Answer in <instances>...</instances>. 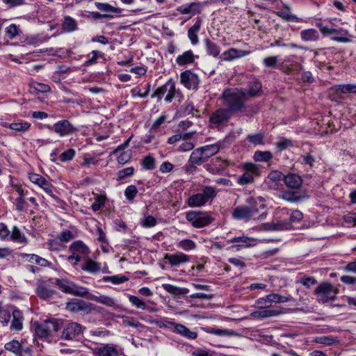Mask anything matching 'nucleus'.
<instances>
[{"label":"nucleus","instance_id":"obj_1","mask_svg":"<svg viewBox=\"0 0 356 356\" xmlns=\"http://www.w3.org/2000/svg\"><path fill=\"white\" fill-rule=\"evenodd\" d=\"M221 99L226 108L233 115L246 110L245 92L236 88L227 89L221 95Z\"/></svg>","mask_w":356,"mask_h":356},{"label":"nucleus","instance_id":"obj_2","mask_svg":"<svg viewBox=\"0 0 356 356\" xmlns=\"http://www.w3.org/2000/svg\"><path fill=\"white\" fill-rule=\"evenodd\" d=\"M218 191L215 187L211 186H203L198 193L190 196L186 203L190 207H200L210 203L216 197Z\"/></svg>","mask_w":356,"mask_h":356},{"label":"nucleus","instance_id":"obj_3","mask_svg":"<svg viewBox=\"0 0 356 356\" xmlns=\"http://www.w3.org/2000/svg\"><path fill=\"white\" fill-rule=\"evenodd\" d=\"M220 150L218 144H213L199 147L192 152L189 161L191 163L201 165Z\"/></svg>","mask_w":356,"mask_h":356},{"label":"nucleus","instance_id":"obj_4","mask_svg":"<svg viewBox=\"0 0 356 356\" xmlns=\"http://www.w3.org/2000/svg\"><path fill=\"white\" fill-rule=\"evenodd\" d=\"M338 293V289L329 282L321 283L314 291L317 301L322 304L334 300Z\"/></svg>","mask_w":356,"mask_h":356},{"label":"nucleus","instance_id":"obj_5","mask_svg":"<svg viewBox=\"0 0 356 356\" xmlns=\"http://www.w3.org/2000/svg\"><path fill=\"white\" fill-rule=\"evenodd\" d=\"M55 284L63 293L72 294L79 297H86L88 294V289L86 287L79 286L67 279H56Z\"/></svg>","mask_w":356,"mask_h":356},{"label":"nucleus","instance_id":"obj_6","mask_svg":"<svg viewBox=\"0 0 356 356\" xmlns=\"http://www.w3.org/2000/svg\"><path fill=\"white\" fill-rule=\"evenodd\" d=\"M69 250L72 254L68 257L67 261L73 266H76L80 261L87 259L90 254L88 247L81 241L72 243Z\"/></svg>","mask_w":356,"mask_h":356},{"label":"nucleus","instance_id":"obj_7","mask_svg":"<svg viewBox=\"0 0 356 356\" xmlns=\"http://www.w3.org/2000/svg\"><path fill=\"white\" fill-rule=\"evenodd\" d=\"M63 331L61 332L60 339L67 341H78L79 340L83 332L84 327L78 323L66 321L63 323Z\"/></svg>","mask_w":356,"mask_h":356},{"label":"nucleus","instance_id":"obj_8","mask_svg":"<svg viewBox=\"0 0 356 356\" xmlns=\"http://www.w3.org/2000/svg\"><path fill=\"white\" fill-rule=\"evenodd\" d=\"M243 173L236 180V183L242 186L253 184L254 177L260 175L259 167L253 163H245L242 165Z\"/></svg>","mask_w":356,"mask_h":356},{"label":"nucleus","instance_id":"obj_9","mask_svg":"<svg viewBox=\"0 0 356 356\" xmlns=\"http://www.w3.org/2000/svg\"><path fill=\"white\" fill-rule=\"evenodd\" d=\"M186 219L195 228H202L210 225L213 218L209 212H200L191 211L186 214Z\"/></svg>","mask_w":356,"mask_h":356},{"label":"nucleus","instance_id":"obj_10","mask_svg":"<svg viewBox=\"0 0 356 356\" xmlns=\"http://www.w3.org/2000/svg\"><path fill=\"white\" fill-rule=\"evenodd\" d=\"M60 322L56 319L47 320L41 323H38L35 328L37 336L46 339L51 336L53 333L58 331Z\"/></svg>","mask_w":356,"mask_h":356},{"label":"nucleus","instance_id":"obj_11","mask_svg":"<svg viewBox=\"0 0 356 356\" xmlns=\"http://www.w3.org/2000/svg\"><path fill=\"white\" fill-rule=\"evenodd\" d=\"M254 200L252 198L248 200L250 206L242 205L236 207L232 212V217L236 220H249L255 218L259 211V209L252 204Z\"/></svg>","mask_w":356,"mask_h":356},{"label":"nucleus","instance_id":"obj_12","mask_svg":"<svg viewBox=\"0 0 356 356\" xmlns=\"http://www.w3.org/2000/svg\"><path fill=\"white\" fill-rule=\"evenodd\" d=\"M179 93V90L176 89L175 82L170 79L164 85L158 88L152 95V97H157L159 99H161L164 95H166L165 101L167 103H170L175 97L176 94Z\"/></svg>","mask_w":356,"mask_h":356},{"label":"nucleus","instance_id":"obj_13","mask_svg":"<svg viewBox=\"0 0 356 356\" xmlns=\"http://www.w3.org/2000/svg\"><path fill=\"white\" fill-rule=\"evenodd\" d=\"M6 350L13 353L15 356H31L33 348L31 346H24L17 340L13 339L5 343Z\"/></svg>","mask_w":356,"mask_h":356},{"label":"nucleus","instance_id":"obj_14","mask_svg":"<svg viewBox=\"0 0 356 356\" xmlns=\"http://www.w3.org/2000/svg\"><path fill=\"white\" fill-rule=\"evenodd\" d=\"M51 280H38L36 283L35 293L37 296L43 300L52 298L57 294L56 291L50 287Z\"/></svg>","mask_w":356,"mask_h":356},{"label":"nucleus","instance_id":"obj_15","mask_svg":"<svg viewBox=\"0 0 356 356\" xmlns=\"http://www.w3.org/2000/svg\"><path fill=\"white\" fill-rule=\"evenodd\" d=\"M88 299L95 301L96 302L102 304L108 307H111L114 310H120L122 309L121 305L114 298H112L107 295H94L89 294L86 296Z\"/></svg>","mask_w":356,"mask_h":356},{"label":"nucleus","instance_id":"obj_16","mask_svg":"<svg viewBox=\"0 0 356 356\" xmlns=\"http://www.w3.org/2000/svg\"><path fill=\"white\" fill-rule=\"evenodd\" d=\"M232 114L226 108H220L213 112L209 118L211 124L218 127L228 122Z\"/></svg>","mask_w":356,"mask_h":356},{"label":"nucleus","instance_id":"obj_17","mask_svg":"<svg viewBox=\"0 0 356 356\" xmlns=\"http://www.w3.org/2000/svg\"><path fill=\"white\" fill-rule=\"evenodd\" d=\"M52 130L59 136L63 137L77 131L78 129L69 120H62L54 124Z\"/></svg>","mask_w":356,"mask_h":356},{"label":"nucleus","instance_id":"obj_18","mask_svg":"<svg viewBox=\"0 0 356 356\" xmlns=\"http://www.w3.org/2000/svg\"><path fill=\"white\" fill-rule=\"evenodd\" d=\"M30 181L41 188L45 193L54 197L53 194V185L47 181L44 177L36 173H30L29 175Z\"/></svg>","mask_w":356,"mask_h":356},{"label":"nucleus","instance_id":"obj_19","mask_svg":"<svg viewBox=\"0 0 356 356\" xmlns=\"http://www.w3.org/2000/svg\"><path fill=\"white\" fill-rule=\"evenodd\" d=\"M180 82L186 88L195 90L197 88L200 80L196 74L191 70H186L180 74Z\"/></svg>","mask_w":356,"mask_h":356},{"label":"nucleus","instance_id":"obj_20","mask_svg":"<svg viewBox=\"0 0 356 356\" xmlns=\"http://www.w3.org/2000/svg\"><path fill=\"white\" fill-rule=\"evenodd\" d=\"M229 243H235L231 248L240 250L243 248H248L255 246L257 244V239L246 236L234 237L229 240Z\"/></svg>","mask_w":356,"mask_h":356},{"label":"nucleus","instance_id":"obj_21","mask_svg":"<svg viewBox=\"0 0 356 356\" xmlns=\"http://www.w3.org/2000/svg\"><path fill=\"white\" fill-rule=\"evenodd\" d=\"M66 309L72 312L89 314L92 311V305L91 303L86 302L81 300H73L67 303Z\"/></svg>","mask_w":356,"mask_h":356},{"label":"nucleus","instance_id":"obj_22","mask_svg":"<svg viewBox=\"0 0 356 356\" xmlns=\"http://www.w3.org/2000/svg\"><path fill=\"white\" fill-rule=\"evenodd\" d=\"M165 263L171 266H179L189 261V257L181 252H177L175 254H165L164 255Z\"/></svg>","mask_w":356,"mask_h":356},{"label":"nucleus","instance_id":"obj_23","mask_svg":"<svg viewBox=\"0 0 356 356\" xmlns=\"http://www.w3.org/2000/svg\"><path fill=\"white\" fill-rule=\"evenodd\" d=\"M249 54V51L231 48L222 53L221 55V58L224 60L232 61L234 59L240 58Z\"/></svg>","mask_w":356,"mask_h":356},{"label":"nucleus","instance_id":"obj_24","mask_svg":"<svg viewBox=\"0 0 356 356\" xmlns=\"http://www.w3.org/2000/svg\"><path fill=\"white\" fill-rule=\"evenodd\" d=\"M282 314L279 308L260 309L251 313L250 316L255 318H266L273 316H277Z\"/></svg>","mask_w":356,"mask_h":356},{"label":"nucleus","instance_id":"obj_25","mask_svg":"<svg viewBox=\"0 0 356 356\" xmlns=\"http://www.w3.org/2000/svg\"><path fill=\"white\" fill-rule=\"evenodd\" d=\"M197 58L198 56L195 55L192 50H188L176 58V63L180 66L188 65L193 63Z\"/></svg>","mask_w":356,"mask_h":356},{"label":"nucleus","instance_id":"obj_26","mask_svg":"<svg viewBox=\"0 0 356 356\" xmlns=\"http://www.w3.org/2000/svg\"><path fill=\"white\" fill-rule=\"evenodd\" d=\"M163 289L169 293L174 298H180L186 295L189 290L186 288H180L170 284H163Z\"/></svg>","mask_w":356,"mask_h":356},{"label":"nucleus","instance_id":"obj_27","mask_svg":"<svg viewBox=\"0 0 356 356\" xmlns=\"http://www.w3.org/2000/svg\"><path fill=\"white\" fill-rule=\"evenodd\" d=\"M98 356H120V351L112 344H102L96 348Z\"/></svg>","mask_w":356,"mask_h":356},{"label":"nucleus","instance_id":"obj_28","mask_svg":"<svg viewBox=\"0 0 356 356\" xmlns=\"http://www.w3.org/2000/svg\"><path fill=\"white\" fill-rule=\"evenodd\" d=\"M174 333L178 334L188 339H195L197 337V332L191 330L189 328L181 323H177L175 327Z\"/></svg>","mask_w":356,"mask_h":356},{"label":"nucleus","instance_id":"obj_29","mask_svg":"<svg viewBox=\"0 0 356 356\" xmlns=\"http://www.w3.org/2000/svg\"><path fill=\"white\" fill-rule=\"evenodd\" d=\"M339 98H342V95L348 93L356 94V84H343L336 85L332 88Z\"/></svg>","mask_w":356,"mask_h":356},{"label":"nucleus","instance_id":"obj_30","mask_svg":"<svg viewBox=\"0 0 356 356\" xmlns=\"http://www.w3.org/2000/svg\"><path fill=\"white\" fill-rule=\"evenodd\" d=\"M78 22L70 16H65L61 24V29L64 33H70L78 30Z\"/></svg>","mask_w":356,"mask_h":356},{"label":"nucleus","instance_id":"obj_31","mask_svg":"<svg viewBox=\"0 0 356 356\" xmlns=\"http://www.w3.org/2000/svg\"><path fill=\"white\" fill-rule=\"evenodd\" d=\"M177 10L182 15L189 14L191 16H193L200 12V5L196 2L184 4L179 6Z\"/></svg>","mask_w":356,"mask_h":356},{"label":"nucleus","instance_id":"obj_32","mask_svg":"<svg viewBox=\"0 0 356 356\" xmlns=\"http://www.w3.org/2000/svg\"><path fill=\"white\" fill-rule=\"evenodd\" d=\"M13 320L10 324V329L12 330L19 331L23 327L24 317L21 311L15 309L12 312Z\"/></svg>","mask_w":356,"mask_h":356},{"label":"nucleus","instance_id":"obj_33","mask_svg":"<svg viewBox=\"0 0 356 356\" xmlns=\"http://www.w3.org/2000/svg\"><path fill=\"white\" fill-rule=\"evenodd\" d=\"M284 181L286 186L291 188H299L302 184L301 177L293 173L284 176Z\"/></svg>","mask_w":356,"mask_h":356},{"label":"nucleus","instance_id":"obj_34","mask_svg":"<svg viewBox=\"0 0 356 356\" xmlns=\"http://www.w3.org/2000/svg\"><path fill=\"white\" fill-rule=\"evenodd\" d=\"M148 322L154 325L156 327L159 328H165L171 330L174 332L175 327L177 324V323H175L170 320H169L166 317L161 318V319H154V320H149Z\"/></svg>","mask_w":356,"mask_h":356},{"label":"nucleus","instance_id":"obj_35","mask_svg":"<svg viewBox=\"0 0 356 356\" xmlns=\"http://www.w3.org/2000/svg\"><path fill=\"white\" fill-rule=\"evenodd\" d=\"M261 83L258 81H253L249 83L248 89L243 90L245 92V98L253 97L259 95L261 91Z\"/></svg>","mask_w":356,"mask_h":356},{"label":"nucleus","instance_id":"obj_36","mask_svg":"<svg viewBox=\"0 0 356 356\" xmlns=\"http://www.w3.org/2000/svg\"><path fill=\"white\" fill-rule=\"evenodd\" d=\"M302 40L305 42H316L319 39V33L314 29H304L300 33Z\"/></svg>","mask_w":356,"mask_h":356},{"label":"nucleus","instance_id":"obj_37","mask_svg":"<svg viewBox=\"0 0 356 356\" xmlns=\"http://www.w3.org/2000/svg\"><path fill=\"white\" fill-rule=\"evenodd\" d=\"M282 197L290 202H298L308 198V195L306 193L300 195L298 192L284 191Z\"/></svg>","mask_w":356,"mask_h":356},{"label":"nucleus","instance_id":"obj_38","mask_svg":"<svg viewBox=\"0 0 356 356\" xmlns=\"http://www.w3.org/2000/svg\"><path fill=\"white\" fill-rule=\"evenodd\" d=\"M201 27V20L197 19L195 24L188 29V37L193 44H197L199 42L197 33Z\"/></svg>","mask_w":356,"mask_h":356},{"label":"nucleus","instance_id":"obj_39","mask_svg":"<svg viewBox=\"0 0 356 356\" xmlns=\"http://www.w3.org/2000/svg\"><path fill=\"white\" fill-rule=\"evenodd\" d=\"M11 312H13L12 306H4L3 303L0 302V322L3 326L8 325L11 316Z\"/></svg>","mask_w":356,"mask_h":356},{"label":"nucleus","instance_id":"obj_40","mask_svg":"<svg viewBox=\"0 0 356 356\" xmlns=\"http://www.w3.org/2000/svg\"><path fill=\"white\" fill-rule=\"evenodd\" d=\"M276 14L286 21H293L296 22H303L304 20L298 17L296 15H293L290 12V9L289 7H284L283 9L276 12Z\"/></svg>","mask_w":356,"mask_h":356},{"label":"nucleus","instance_id":"obj_41","mask_svg":"<svg viewBox=\"0 0 356 356\" xmlns=\"http://www.w3.org/2000/svg\"><path fill=\"white\" fill-rule=\"evenodd\" d=\"M84 260H85V262L81 267V269L83 270H85L90 273H95L100 270L101 267L98 263L92 261V259H89L88 257H87V259H85Z\"/></svg>","mask_w":356,"mask_h":356},{"label":"nucleus","instance_id":"obj_42","mask_svg":"<svg viewBox=\"0 0 356 356\" xmlns=\"http://www.w3.org/2000/svg\"><path fill=\"white\" fill-rule=\"evenodd\" d=\"M205 49L207 54L213 57H217L220 53V47L215 42L209 39L204 40Z\"/></svg>","mask_w":356,"mask_h":356},{"label":"nucleus","instance_id":"obj_43","mask_svg":"<svg viewBox=\"0 0 356 356\" xmlns=\"http://www.w3.org/2000/svg\"><path fill=\"white\" fill-rule=\"evenodd\" d=\"M3 126L5 127H8L14 131L25 132L30 128L31 124L27 122H19L10 124L5 123Z\"/></svg>","mask_w":356,"mask_h":356},{"label":"nucleus","instance_id":"obj_44","mask_svg":"<svg viewBox=\"0 0 356 356\" xmlns=\"http://www.w3.org/2000/svg\"><path fill=\"white\" fill-rule=\"evenodd\" d=\"M273 158V154L270 151H259L254 152L253 159L257 162H268Z\"/></svg>","mask_w":356,"mask_h":356},{"label":"nucleus","instance_id":"obj_45","mask_svg":"<svg viewBox=\"0 0 356 356\" xmlns=\"http://www.w3.org/2000/svg\"><path fill=\"white\" fill-rule=\"evenodd\" d=\"M264 134L257 133L255 134H250L246 137V140L252 145L257 146L259 145H264Z\"/></svg>","mask_w":356,"mask_h":356},{"label":"nucleus","instance_id":"obj_46","mask_svg":"<svg viewBox=\"0 0 356 356\" xmlns=\"http://www.w3.org/2000/svg\"><path fill=\"white\" fill-rule=\"evenodd\" d=\"M255 307L259 309H271L272 303L269 294L257 299L255 301Z\"/></svg>","mask_w":356,"mask_h":356},{"label":"nucleus","instance_id":"obj_47","mask_svg":"<svg viewBox=\"0 0 356 356\" xmlns=\"http://www.w3.org/2000/svg\"><path fill=\"white\" fill-rule=\"evenodd\" d=\"M127 297L129 298L131 304L137 309L145 310L147 308L146 303L138 297L133 295L128 294Z\"/></svg>","mask_w":356,"mask_h":356},{"label":"nucleus","instance_id":"obj_48","mask_svg":"<svg viewBox=\"0 0 356 356\" xmlns=\"http://www.w3.org/2000/svg\"><path fill=\"white\" fill-rule=\"evenodd\" d=\"M269 296H270L272 304L273 302H275V303H285V302H289L293 300L292 296L290 295L287 296H282L278 293H270Z\"/></svg>","mask_w":356,"mask_h":356},{"label":"nucleus","instance_id":"obj_49","mask_svg":"<svg viewBox=\"0 0 356 356\" xmlns=\"http://www.w3.org/2000/svg\"><path fill=\"white\" fill-rule=\"evenodd\" d=\"M142 167L147 170H152L155 168L156 161L155 159L151 156H146L141 161Z\"/></svg>","mask_w":356,"mask_h":356},{"label":"nucleus","instance_id":"obj_50","mask_svg":"<svg viewBox=\"0 0 356 356\" xmlns=\"http://www.w3.org/2000/svg\"><path fill=\"white\" fill-rule=\"evenodd\" d=\"M314 341L326 346H331L338 342L337 339L330 336L316 337L314 339Z\"/></svg>","mask_w":356,"mask_h":356},{"label":"nucleus","instance_id":"obj_51","mask_svg":"<svg viewBox=\"0 0 356 356\" xmlns=\"http://www.w3.org/2000/svg\"><path fill=\"white\" fill-rule=\"evenodd\" d=\"M96 8L102 12L106 13H118V9L112 6L111 5L107 3H99L97 2L95 3Z\"/></svg>","mask_w":356,"mask_h":356},{"label":"nucleus","instance_id":"obj_52","mask_svg":"<svg viewBox=\"0 0 356 356\" xmlns=\"http://www.w3.org/2000/svg\"><path fill=\"white\" fill-rule=\"evenodd\" d=\"M137 194L138 189L134 185L127 186L124 191V195L129 202H132Z\"/></svg>","mask_w":356,"mask_h":356},{"label":"nucleus","instance_id":"obj_53","mask_svg":"<svg viewBox=\"0 0 356 356\" xmlns=\"http://www.w3.org/2000/svg\"><path fill=\"white\" fill-rule=\"evenodd\" d=\"M195 243L190 239H184L177 243V247L184 250H191L195 248Z\"/></svg>","mask_w":356,"mask_h":356},{"label":"nucleus","instance_id":"obj_54","mask_svg":"<svg viewBox=\"0 0 356 356\" xmlns=\"http://www.w3.org/2000/svg\"><path fill=\"white\" fill-rule=\"evenodd\" d=\"M10 237L13 241H18L20 243H23L25 241L24 235L23 234H22L19 229L16 226H14L13 227Z\"/></svg>","mask_w":356,"mask_h":356},{"label":"nucleus","instance_id":"obj_55","mask_svg":"<svg viewBox=\"0 0 356 356\" xmlns=\"http://www.w3.org/2000/svg\"><path fill=\"white\" fill-rule=\"evenodd\" d=\"M122 318L123 319L122 323L126 326L132 327L134 328L143 327V325L140 323L135 321L133 318L124 316H123Z\"/></svg>","mask_w":356,"mask_h":356},{"label":"nucleus","instance_id":"obj_56","mask_svg":"<svg viewBox=\"0 0 356 356\" xmlns=\"http://www.w3.org/2000/svg\"><path fill=\"white\" fill-rule=\"evenodd\" d=\"M220 161V158L218 157L211 164H207L205 165L206 169L212 174L217 175L222 172V168H218V161Z\"/></svg>","mask_w":356,"mask_h":356},{"label":"nucleus","instance_id":"obj_57","mask_svg":"<svg viewBox=\"0 0 356 356\" xmlns=\"http://www.w3.org/2000/svg\"><path fill=\"white\" fill-rule=\"evenodd\" d=\"M30 261L35 263L40 266L47 267L50 266L51 263L44 258L40 257L36 254H32L30 257Z\"/></svg>","mask_w":356,"mask_h":356},{"label":"nucleus","instance_id":"obj_58","mask_svg":"<svg viewBox=\"0 0 356 356\" xmlns=\"http://www.w3.org/2000/svg\"><path fill=\"white\" fill-rule=\"evenodd\" d=\"M103 280L105 282H111L113 284H119L125 282L128 279L124 276H106L103 277Z\"/></svg>","mask_w":356,"mask_h":356},{"label":"nucleus","instance_id":"obj_59","mask_svg":"<svg viewBox=\"0 0 356 356\" xmlns=\"http://www.w3.org/2000/svg\"><path fill=\"white\" fill-rule=\"evenodd\" d=\"M106 197L104 195H99L95 198V202L92 204L91 208L94 211H99L105 204Z\"/></svg>","mask_w":356,"mask_h":356},{"label":"nucleus","instance_id":"obj_60","mask_svg":"<svg viewBox=\"0 0 356 356\" xmlns=\"http://www.w3.org/2000/svg\"><path fill=\"white\" fill-rule=\"evenodd\" d=\"M134 172L133 167H129L119 170L118 172V179L122 180L127 177L131 176Z\"/></svg>","mask_w":356,"mask_h":356},{"label":"nucleus","instance_id":"obj_61","mask_svg":"<svg viewBox=\"0 0 356 356\" xmlns=\"http://www.w3.org/2000/svg\"><path fill=\"white\" fill-rule=\"evenodd\" d=\"M75 156V150L74 149H69L63 152L59 156L62 162H66L72 160Z\"/></svg>","mask_w":356,"mask_h":356},{"label":"nucleus","instance_id":"obj_62","mask_svg":"<svg viewBox=\"0 0 356 356\" xmlns=\"http://www.w3.org/2000/svg\"><path fill=\"white\" fill-rule=\"evenodd\" d=\"M275 145L279 150L282 151L292 146V142L291 140L286 138H281L276 143Z\"/></svg>","mask_w":356,"mask_h":356},{"label":"nucleus","instance_id":"obj_63","mask_svg":"<svg viewBox=\"0 0 356 356\" xmlns=\"http://www.w3.org/2000/svg\"><path fill=\"white\" fill-rule=\"evenodd\" d=\"M156 225V220L152 216H148L144 218L141 222V225L143 227L149 228L153 227Z\"/></svg>","mask_w":356,"mask_h":356},{"label":"nucleus","instance_id":"obj_64","mask_svg":"<svg viewBox=\"0 0 356 356\" xmlns=\"http://www.w3.org/2000/svg\"><path fill=\"white\" fill-rule=\"evenodd\" d=\"M268 179L270 181L276 182L284 179V175L280 171L273 170L268 174Z\"/></svg>","mask_w":356,"mask_h":356}]
</instances>
